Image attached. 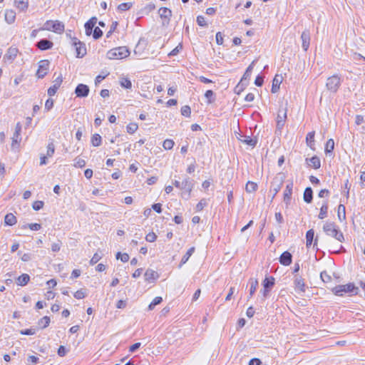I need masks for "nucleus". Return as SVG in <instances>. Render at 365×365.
Wrapping results in <instances>:
<instances>
[{
    "label": "nucleus",
    "instance_id": "473e14b6",
    "mask_svg": "<svg viewBox=\"0 0 365 365\" xmlns=\"http://www.w3.org/2000/svg\"><path fill=\"white\" fill-rule=\"evenodd\" d=\"M337 217L340 222H342L346 220V208L345 206L342 204H340L338 206Z\"/></svg>",
    "mask_w": 365,
    "mask_h": 365
},
{
    "label": "nucleus",
    "instance_id": "423d86ee",
    "mask_svg": "<svg viewBox=\"0 0 365 365\" xmlns=\"http://www.w3.org/2000/svg\"><path fill=\"white\" fill-rule=\"evenodd\" d=\"M43 29L61 34L64 31V24L59 21H47L44 24Z\"/></svg>",
    "mask_w": 365,
    "mask_h": 365
},
{
    "label": "nucleus",
    "instance_id": "393cba45",
    "mask_svg": "<svg viewBox=\"0 0 365 365\" xmlns=\"http://www.w3.org/2000/svg\"><path fill=\"white\" fill-rule=\"evenodd\" d=\"M304 201L307 203H311L313 200V190L312 187H307L305 188L303 195Z\"/></svg>",
    "mask_w": 365,
    "mask_h": 365
},
{
    "label": "nucleus",
    "instance_id": "774afa93",
    "mask_svg": "<svg viewBox=\"0 0 365 365\" xmlns=\"http://www.w3.org/2000/svg\"><path fill=\"white\" fill-rule=\"evenodd\" d=\"M182 46L181 44H179L178 46H177L174 49H173L169 53H168V56H176L180 49H182Z\"/></svg>",
    "mask_w": 365,
    "mask_h": 365
},
{
    "label": "nucleus",
    "instance_id": "c9c22d12",
    "mask_svg": "<svg viewBox=\"0 0 365 365\" xmlns=\"http://www.w3.org/2000/svg\"><path fill=\"white\" fill-rule=\"evenodd\" d=\"M314 231L313 229L309 230L306 233V246L309 247L313 242Z\"/></svg>",
    "mask_w": 365,
    "mask_h": 365
},
{
    "label": "nucleus",
    "instance_id": "dca6fc26",
    "mask_svg": "<svg viewBox=\"0 0 365 365\" xmlns=\"http://www.w3.org/2000/svg\"><path fill=\"white\" fill-rule=\"evenodd\" d=\"M279 260L281 264L284 266H289V264H292V255L289 252L285 251L282 253L279 258Z\"/></svg>",
    "mask_w": 365,
    "mask_h": 365
},
{
    "label": "nucleus",
    "instance_id": "20e7f679",
    "mask_svg": "<svg viewBox=\"0 0 365 365\" xmlns=\"http://www.w3.org/2000/svg\"><path fill=\"white\" fill-rule=\"evenodd\" d=\"M341 83V79L339 75H333L327 79L326 87L331 93H336Z\"/></svg>",
    "mask_w": 365,
    "mask_h": 365
},
{
    "label": "nucleus",
    "instance_id": "ea45409f",
    "mask_svg": "<svg viewBox=\"0 0 365 365\" xmlns=\"http://www.w3.org/2000/svg\"><path fill=\"white\" fill-rule=\"evenodd\" d=\"M21 140V133H14V135L12 137V143H11L12 149H15L19 145Z\"/></svg>",
    "mask_w": 365,
    "mask_h": 365
},
{
    "label": "nucleus",
    "instance_id": "58836bf2",
    "mask_svg": "<svg viewBox=\"0 0 365 365\" xmlns=\"http://www.w3.org/2000/svg\"><path fill=\"white\" fill-rule=\"evenodd\" d=\"M334 149V141L332 138L329 139L325 145V153L326 154L332 153Z\"/></svg>",
    "mask_w": 365,
    "mask_h": 365
},
{
    "label": "nucleus",
    "instance_id": "f704fd0d",
    "mask_svg": "<svg viewBox=\"0 0 365 365\" xmlns=\"http://www.w3.org/2000/svg\"><path fill=\"white\" fill-rule=\"evenodd\" d=\"M16 217L12 213L6 214L4 217V222L6 225L12 226L16 223Z\"/></svg>",
    "mask_w": 365,
    "mask_h": 365
},
{
    "label": "nucleus",
    "instance_id": "f03ea898",
    "mask_svg": "<svg viewBox=\"0 0 365 365\" xmlns=\"http://www.w3.org/2000/svg\"><path fill=\"white\" fill-rule=\"evenodd\" d=\"M331 291L336 296H343V292L353 293V294L356 295L359 288L356 287L354 283H348L344 285H337L334 287Z\"/></svg>",
    "mask_w": 365,
    "mask_h": 365
},
{
    "label": "nucleus",
    "instance_id": "338daca9",
    "mask_svg": "<svg viewBox=\"0 0 365 365\" xmlns=\"http://www.w3.org/2000/svg\"><path fill=\"white\" fill-rule=\"evenodd\" d=\"M53 100L51 98L47 99L45 103V110L48 111L53 108Z\"/></svg>",
    "mask_w": 365,
    "mask_h": 365
},
{
    "label": "nucleus",
    "instance_id": "c756f323",
    "mask_svg": "<svg viewBox=\"0 0 365 365\" xmlns=\"http://www.w3.org/2000/svg\"><path fill=\"white\" fill-rule=\"evenodd\" d=\"M194 252H195L194 247H190L187 251V252L183 255V257L181 259V261L179 264L180 268L188 261L189 258L191 257V255L193 254Z\"/></svg>",
    "mask_w": 365,
    "mask_h": 365
},
{
    "label": "nucleus",
    "instance_id": "7c9ffc66",
    "mask_svg": "<svg viewBox=\"0 0 365 365\" xmlns=\"http://www.w3.org/2000/svg\"><path fill=\"white\" fill-rule=\"evenodd\" d=\"M30 280V277L28 274H22L16 279V284L19 286H25Z\"/></svg>",
    "mask_w": 365,
    "mask_h": 365
},
{
    "label": "nucleus",
    "instance_id": "f3484780",
    "mask_svg": "<svg viewBox=\"0 0 365 365\" xmlns=\"http://www.w3.org/2000/svg\"><path fill=\"white\" fill-rule=\"evenodd\" d=\"M302 41V48L304 51H307L310 44V33L309 30H304L301 35Z\"/></svg>",
    "mask_w": 365,
    "mask_h": 365
},
{
    "label": "nucleus",
    "instance_id": "ddd939ff",
    "mask_svg": "<svg viewBox=\"0 0 365 365\" xmlns=\"http://www.w3.org/2000/svg\"><path fill=\"white\" fill-rule=\"evenodd\" d=\"M89 87L87 85L83 83L78 84L75 89V93L78 98L87 97L89 94Z\"/></svg>",
    "mask_w": 365,
    "mask_h": 365
},
{
    "label": "nucleus",
    "instance_id": "3c124183",
    "mask_svg": "<svg viewBox=\"0 0 365 365\" xmlns=\"http://www.w3.org/2000/svg\"><path fill=\"white\" fill-rule=\"evenodd\" d=\"M174 141L171 139H166L163 141V147L165 150H171L174 146Z\"/></svg>",
    "mask_w": 365,
    "mask_h": 365
},
{
    "label": "nucleus",
    "instance_id": "79ce46f5",
    "mask_svg": "<svg viewBox=\"0 0 365 365\" xmlns=\"http://www.w3.org/2000/svg\"><path fill=\"white\" fill-rule=\"evenodd\" d=\"M247 86V82L244 81L243 80H240V83L235 88V92L237 94H240L245 87Z\"/></svg>",
    "mask_w": 365,
    "mask_h": 365
},
{
    "label": "nucleus",
    "instance_id": "bf43d9fd",
    "mask_svg": "<svg viewBox=\"0 0 365 365\" xmlns=\"http://www.w3.org/2000/svg\"><path fill=\"white\" fill-rule=\"evenodd\" d=\"M207 202L206 199H202L196 205V210L201 211L205 206H207Z\"/></svg>",
    "mask_w": 365,
    "mask_h": 365
},
{
    "label": "nucleus",
    "instance_id": "b1692460",
    "mask_svg": "<svg viewBox=\"0 0 365 365\" xmlns=\"http://www.w3.org/2000/svg\"><path fill=\"white\" fill-rule=\"evenodd\" d=\"M19 50L16 48L14 47H10L4 56V58H6L9 61H14L15 58L17 56Z\"/></svg>",
    "mask_w": 365,
    "mask_h": 365
},
{
    "label": "nucleus",
    "instance_id": "a878e982",
    "mask_svg": "<svg viewBox=\"0 0 365 365\" xmlns=\"http://www.w3.org/2000/svg\"><path fill=\"white\" fill-rule=\"evenodd\" d=\"M5 21L11 24L15 21L16 19V13L13 10H6L5 11Z\"/></svg>",
    "mask_w": 365,
    "mask_h": 365
},
{
    "label": "nucleus",
    "instance_id": "e433bc0d",
    "mask_svg": "<svg viewBox=\"0 0 365 365\" xmlns=\"http://www.w3.org/2000/svg\"><path fill=\"white\" fill-rule=\"evenodd\" d=\"M314 135H315L314 131H312V132L308 133L306 136L307 144L312 149H314Z\"/></svg>",
    "mask_w": 365,
    "mask_h": 365
},
{
    "label": "nucleus",
    "instance_id": "69168bd1",
    "mask_svg": "<svg viewBox=\"0 0 365 365\" xmlns=\"http://www.w3.org/2000/svg\"><path fill=\"white\" fill-rule=\"evenodd\" d=\"M263 83H264V77L262 76L258 75L255 80V84L257 86L260 87L263 85Z\"/></svg>",
    "mask_w": 365,
    "mask_h": 365
},
{
    "label": "nucleus",
    "instance_id": "0eeeda50",
    "mask_svg": "<svg viewBox=\"0 0 365 365\" xmlns=\"http://www.w3.org/2000/svg\"><path fill=\"white\" fill-rule=\"evenodd\" d=\"M71 43L75 47L77 58H83L86 54V44L79 41L77 38L74 37L71 38Z\"/></svg>",
    "mask_w": 365,
    "mask_h": 365
},
{
    "label": "nucleus",
    "instance_id": "bb28decb",
    "mask_svg": "<svg viewBox=\"0 0 365 365\" xmlns=\"http://www.w3.org/2000/svg\"><path fill=\"white\" fill-rule=\"evenodd\" d=\"M328 208V202L327 200L324 201L318 215L319 219L323 220L327 217Z\"/></svg>",
    "mask_w": 365,
    "mask_h": 365
},
{
    "label": "nucleus",
    "instance_id": "4d7b16f0",
    "mask_svg": "<svg viewBox=\"0 0 365 365\" xmlns=\"http://www.w3.org/2000/svg\"><path fill=\"white\" fill-rule=\"evenodd\" d=\"M102 258V255L98 252L95 253L90 260V264L93 265L96 264Z\"/></svg>",
    "mask_w": 365,
    "mask_h": 365
},
{
    "label": "nucleus",
    "instance_id": "c85d7f7f",
    "mask_svg": "<svg viewBox=\"0 0 365 365\" xmlns=\"http://www.w3.org/2000/svg\"><path fill=\"white\" fill-rule=\"evenodd\" d=\"M275 279L272 276L265 277L263 281V287L271 289L274 285Z\"/></svg>",
    "mask_w": 365,
    "mask_h": 365
},
{
    "label": "nucleus",
    "instance_id": "e2e57ef3",
    "mask_svg": "<svg viewBox=\"0 0 365 365\" xmlns=\"http://www.w3.org/2000/svg\"><path fill=\"white\" fill-rule=\"evenodd\" d=\"M197 23L200 26L205 27L207 26L205 19L202 16H198L197 17Z\"/></svg>",
    "mask_w": 365,
    "mask_h": 365
},
{
    "label": "nucleus",
    "instance_id": "680f3d73",
    "mask_svg": "<svg viewBox=\"0 0 365 365\" xmlns=\"http://www.w3.org/2000/svg\"><path fill=\"white\" fill-rule=\"evenodd\" d=\"M157 239V235L154 233V232H149L146 236H145V240L147 242H153L156 240Z\"/></svg>",
    "mask_w": 365,
    "mask_h": 365
},
{
    "label": "nucleus",
    "instance_id": "5fc2aeb1",
    "mask_svg": "<svg viewBox=\"0 0 365 365\" xmlns=\"http://www.w3.org/2000/svg\"><path fill=\"white\" fill-rule=\"evenodd\" d=\"M320 278L324 283H328L331 280V277L327 272V271H323L320 273Z\"/></svg>",
    "mask_w": 365,
    "mask_h": 365
},
{
    "label": "nucleus",
    "instance_id": "603ef678",
    "mask_svg": "<svg viewBox=\"0 0 365 365\" xmlns=\"http://www.w3.org/2000/svg\"><path fill=\"white\" fill-rule=\"evenodd\" d=\"M85 165H86L85 160L80 158H76L74 159V164H73L74 167L82 168L85 167Z\"/></svg>",
    "mask_w": 365,
    "mask_h": 365
},
{
    "label": "nucleus",
    "instance_id": "9b49d317",
    "mask_svg": "<svg viewBox=\"0 0 365 365\" xmlns=\"http://www.w3.org/2000/svg\"><path fill=\"white\" fill-rule=\"evenodd\" d=\"M294 289L297 292H305L306 284L302 276L297 274L294 277Z\"/></svg>",
    "mask_w": 365,
    "mask_h": 365
},
{
    "label": "nucleus",
    "instance_id": "49530a36",
    "mask_svg": "<svg viewBox=\"0 0 365 365\" xmlns=\"http://www.w3.org/2000/svg\"><path fill=\"white\" fill-rule=\"evenodd\" d=\"M50 323V317L45 316L38 321V325L41 326L42 329L46 328Z\"/></svg>",
    "mask_w": 365,
    "mask_h": 365
},
{
    "label": "nucleus",
    "instance_id": "052dcab7",
    "mask_svg": "<svg viewBox=\"0 0 365 365\" xmlns=\"http://www.w3.org/2000/svg\"><path fill=\"white\" fill-rule=\"evenodd\" d=\"M86 294L83 289H79V290L76 291L73 294L74 297L77 299H83L86 297Z\"/></svg>",
    "mask_w": 365,
    "mask_h": 365
},
{
    "label": "nucleus",
    "instance_id": "39448f33",
    "mask_svg": "<svg viewBox=\"0 0 365 365\" xmlns=\"http://www.w3.org/2000/svg\"><path fill=\"white\" fill-rule=\"evenodd\" d=\"M194 184L193 181L189 178L185 177L182 182H181V190L182 192V197H185L186 199H189L190 197L191 192L192 190Z\"/></svg>",
    "mask_w": 365,
    "mask_h": 365
},
{
    "label": "nucleus",
    "instance_id": "412c9836",
    "mask_svg": "<svg viewBox=\"0 0 365 365\" xmlns=\"http://www.w3.org/2000/svg\"><path fill=\"white\" fill-rule=\"evenodd\" d=\"M306 162L309 166H312L314 169H319L321 167L320 159L317 155H314L311 158H307Z\"/></svg>",
    "mask_w": 365,
    "mask_h": 365
},
{
    "label": "nucleus",
    "instance_id": "a211bd4d",
    "mask_svg": "<svg viewBox=\"0 0 365 365\" xmlns=\"http://www.w3.org/2000/svg\"><path fill=\"white\" fill-rule=\"evenodd\" d=\"M53 46V42L46 38H42L36 43L37 48L41 51H46L51 49Z\"/></svg>",
    "mask_w": 365,
    "mask_h": 365
},
{
    "label": "nucleus",
    "instance_id": "2eb2a0df",
    "mask_svg": "<svg viewBox=\"0 0 365 365\" xmlns=\"http://www.w3.org/2000/svg\"><path fill=\"white\" fill-rule=\"evenodd\" d=\"M62 82H63V78H62V76L60 75L53 81V86H51L48 89V95L49 96H54L56 94V93L57 92L58 89L59 88V87L61 86Z\"/></svg>",
    "mask_w": 365,
    "mask_h": 365
},
{
    "label": "nucleus",
    "instance_id": "a19ab883",
    "mask_svg": "<svg viewBox=\"0 0 365 365\" xmlns=\"http://www.w3.org/2000/svg\"><path fill=\"white\" fill-rule=\"evenodd\" d=\"M101 136L98 133L93 134L91 137V143L95 147L100 146L101 144Z\"/></svg>",
    "mask_w": 365,
    "mask_h": 365
},
{
    "label": "nucleus",
    "instance_id": "09e8293b",
    "mask_svg": "<svg viewBox=\"0 0 365 365\" xmlns=\"http://www.w3.org/2000/svg\"><path fill=\"white\" fill-rule=\"evenodd\" d=\"M138 125L135 123H130L126 127L127 132L129 134H133L138 130Z\"/></svg>",
    "mask_w": 365,
    "mask_h": 365
},
{
    "label": "nucleus",
    "instance_id": "1a4fd4ad",
    "mask_svg": "<svg viewBox=\"0 0 365 365\" xmlns=\"http://www.w3.org/2000/svg\"><path fill=\"white\" fill-rule=\"evenodd\" d=\"M50 62L48 60H41L38 63V68L36 76L38 78H43L46 74L49 68Z\"/></svg>",
    "mask_w": 365,
    "mask_h": 365
},
{
    "label": "nucleus",
    "instance_id": "4be33fe9",
    "mask_svg": "<svg viewBox=\"0 0 365 365\" xmlns=\"http://www.w3.org/2000/svg\"><path fill=\"white\" fill-rule=\"evenodd\" d=\"M242 138H240V140H241L242 143H245L246 145H248L252 148L255 147L257 143V138L256 137L251 138L249 135H242Z\"/></svg>",
    "mask_w": 365,
    "mask_h": 365
},
{
    "label": "nucleus",
    "instance_id": "a18cd8bd",
    "mask_svg": "<svg viewBox=\"0 0 365 365\" xmlns=\"http://www.w3.org/2000/svg\"><path fill=\"white\" fill-rule=\"evenodd\" d=\"M205 97L207 99L208 103H212L215 101V93L212 90H207L205 93Z\"/></svg>",
    "mask_w": 365,
    "mask_h": 365
},
{
    "label": "nucleus",
    "instance_id": "5701e85b",
    "mask_svg": "<svg viewBox=\"0 0 365 365\" xmlns=\"http://www.w3.org/2000/svg\"><path fill=\"white\" fill-rule=\"evenodd\" d=\"M248 284L250 285V295L248 297V299H250L252 297L253 294L256 292L259 285V282L257 279L251 278L250 279Z\"/></svg>",
    "mask_w": 365,
    "mask_h": 365
},
{
    "label": "nucleus",
    "instance_id": "6ab92c4d",
    "mask_svg": "<svg viewBox=\"0 0 365 365\" xmlns=\"http://www.w3.org/2000/svg\"><path fill=\"white\" fill-rule=\"evenodd\" d=\"M97 23V18H91L84 25L85 32L86 36H91L94 29L96 24Z\"/></svg>",
    "mask_w": 365,
    "mask_h": 365
},
{
    "label": "nucleus",
    "instance_id": "7ed1b4c3",
    "mask_svg": "<svg viewBox=\"0 0 365 365\" xmlns=\"http://www.w3.org/2000/svg\"><path fill=\"white\" fill-rule=\"evenodd\" d=\"M130 55V51L126 46H120L110 50L108 56L110 59H122Z\"/></svg>",
    "mask_w": 365,
    "mask_h": 365
},
{
    "label": "nucleus",
    "instance_id": "864d4df0",
    "mask_svg": "<svg viewBox=\"0 0 365 365\" xmlns=\"http://www.w3.org/2000/svg\"><path fill=\"white\" fill-rule=\"evenodd\" d=\"M181 115L185 117H190L191 115V109L189 106H184L181 108L180 110Z\"/></svg>",
    "mask_w": 365,
    "mask_h": 365
},
{
    "label": "nucleus",
    "instance_id": "cd10ccee",
    "mask_svg": "<svg viewBox=\"0 0 365 365\" xmlns=\"http://www.w3.org/2000/svg\"><path fill=\"white\" fill-rule=\"evenodd\" d=\"M257 60H254L251 64L247 68L243 76L242 77V80H243L245 82H247V81L250 78L251 73L252 72L253 68L255 64L256 63Z\"/></svg>",
    "mask_w": 365,
    "mask_h": 365
},
{
    "label": "nucleus",
    "instance_id": "de8ad7c7",
    "mask_svg": "<svg viewBox=\"0 0 365 365\" xmlns=\"http://www.w3.org/2000/svg\"><path fill=\"white\" fill-rule=\"evenodd\" d=\"M120 86L123 88L130 89L132 88V83L130 80L128 78H123L120 80Z\"/></svg>",
    "mask_w": 365,
    "mask_h": 365
},
{
    "label": "nucleus",
    "instance_id": "aec40b11",
    "mask_svg": "<svg viewBox=\"0 0 365 365\" xmlns=\"http://www.w3.org/2000/svg\"><path fill=\"white\" fill-rule=\"evenodd\" d=\"M144 277L145 281L153 282L158 277V274L155 271L148 269L145 272Z\"/></svg>",
    "mask_w": 365,
    "mask_h": 365
},
{
    "label": "nucleus",
    "instance_id": "f8f14e48",
    "mask_svg": "<svg viewBox=\"0 0 365 365\" xmlns=\"http://www.w3.org/2000/svg\"><path fill=\"white\" fill-rule=\"evenodd\" d=\"M159 15L163 19V25H168L170 23L172 11L166 7H161L158 11Z\"/></svg>",
    "mask_w": 365,
    "mask_h": 365
},
{
    "label": "nucleus",
    "instance_id": "72a5a7b5",
    "mask_svg": "<svg viewBox=\"0 0 365 365\" xmlns=\"http://www.w3.org/2000/svg\"><path fill=\"white\" fill-rule=\"evenodd\" d=\"M282 80L278 77V76H275L272 81V86L271 89L272 93H275L278 92Z\"/></svg>",
    "mask_w": 365,
    "mask_h": 365
},
{
    "label": "nucleus",
    "instance_id": "6e6d98bb",
    "mask_svg": "<svg viewBox=\"0 0 365 365\" xmlns=\"http://www.w3.org/2000/svg\"><path fill=\"white\" fill-rule=\"evenodd\" d=\"M55 152V145L53 142H51L47 145V152L46 155L48 157H51Z\"/></svg>",
    "mask_w": 365,
    "mask_h": 365
},
{
    "label": "nucleus",
    "instance_id": "37998d69",
    "mask_svg": "<svg viewBox=\"0 0 365 365\" xmlns=\"http://www.w3.org/2000/svg\"><path fill=\"white\" fill-rule=\"evenodd\" d=\"M133 2L122 3L118 6V10L120 11H128L133 6Z\"/></svg>",
    "mask_w": 365,
    "mask_h": 365
},
{
    "label": "nucleus",
    "instance_id": "9d476101",
    "mask_svg": "<svg viewBox=\"0 0 365 365\" xmlns=\"http://www.w3.org/2000/svg\"><path fill=\"white\" fill-rule=\"evenodd\" d=\"M287 108H284L283 110L281 109L279 110L277 117V125L276 129L277 130L281 132L283 128L284 123L287 120Z\"/></svg>",
    "mask_w": 365,
    "mask_h": 365
},
{
    "label": "nucleus",
    "instance_id": "2f4dec72",
    "mask_svg": "<svg viewBox=\"0 0 365 365\" xmlns=\"http://www.w3.org/2000/svg\"><path fill=\"white\" fill-rule=\"evenodd\" d=\"M14 4L20 11H26L29 6L28 0H14Z\"/></svg>",
    "mask_w": 365,
    "mask_h": 365
},
{
    "label": "nucleus",
    "instance_id": "c03bdc74",
    "mask_svg": "<svg viewBox=\"0 0 365 365\" xmlns=\"http://www.w3.org/2000/svg\"><path fill=\"white\" fill-rule=\"evenodd\" d=\"M163 302V298L161 297H155L153 300L150 302L148 306L149 310H153L155 307L158 304H160Z\"/></svg>",
    "mask_w": 365,
    "mask_h": 365
},
{
    "label": "nucleus",
    "instance_id": "13d9d810",
    "mask_svg": "<svg viewBox=\"0 0 365 365\" xmlns=\"http://www.w3.org/2000/svg\"><path fill=\"white\" fill-rule=\"evenodd\" d=\"M43 205H44V202L43 201L37 200L33 203L32 207L34 210L38 211V210H40L41 208H43Z\"/></svg>",
    "mask_w": 365,
    "mask_h": 365
},
{
    "label": "nucleus",
    "instance_id": "4468645a",
    "mask_svg": "<svg viewBox=\"0 0 365 365\" xmlns=\"http://www.w3.org/2000/svg\"><path fill=\"white\" fill-rule=\"evenodd\" d=\"M294 183L292 181H290L286 185V188L284 191V202L287 205H289L291 202L292 190H293Z\"/></svg>",
    "mask_w": 365,
    "mask_h": 365
},
{
    "label": "nucleus",
    "instance_id": "6e6552de",
    "mask_svg": "<svg viewBox=\"0 0 365 365\" xmlns=\"http://www.w3.org/2000/svg\"><path fill=\"white\" fill-rule=\"evenodd\" d=\"M284 180L282 178L275 177L271 182L270 192H272V200L281 190Z\"/></svg>",
    "mask_w": 365,
    "mask_h": 365
},
{
    "label": "nucleus",
    "instance_id": "8fccbe9b",
    "mask_svg": "<svg viewBox=\"0 0 365 365\" xmlns=\"http://www.w3.org/2000/svg\"><path fill=\"white\" fill-rule=\"evenodd\" d=\"M91 34L93 35V38L97 40L103 36V31L99 27H95Z\"/></svg>",
    "mask_w": 365,
    "mask_h": 365
},
{
    "label": "nucleus",
    "instance_id": "f257e3e1",
    "mask_svg": "<svg viewBox=\"0 0 365 365\" xmlns=\"http://www.w3.org/2000/svg\"><path fill=\"white\" fill-rule=\"evenodd\" d=\"M323 230L326 235L335 238L339 242H342L344 241L343 233L334 222H326L323 226Z\"/></svg>",
    "mask_w": 365,
    "mask_h": 365
},
{
    "label": "nucleus",
    "instance_id": "0e129e2a",
    "mask_svg": "<svg viewBox=\"0 0 365 365\" xmlns=\"http://www.w3.org/2000/svg\"><path fill=\"white\" fill-rule=\"evenodd\" d=\"M29 227L31 230H39L41 228V224L38 223H31L24 226V227Z\"/></svg>",
    "mask_w": 365,
    "mask_h": 365
},
{
    "label": "nucleus",
    "instance_id": "4c0bfd02",
    "mask_svg": "<svg viewBox=\"0 0 365 365\" xmlns=\"http://www.w3.org/2000/svg\"><path fill=\"white\" fill-rule=\"evenodd\" d=\"M257 184L252 181H248L245 186V190L247 192L252 193L255 192L257 190Z\"/></svg>",
    "mask_w": 365,
    "mask_h": 365
}]
</instances>
